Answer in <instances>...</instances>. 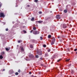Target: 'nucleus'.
Returning <instances> with one entry per match:
<instances>
[{"instance_id":"f257e3e1","label":"nucleus","mask_w":77,"mask_h":77,"mask_svg":"<svg viewBox=\"0 0 77 77\" xmlns=\"http://www.w3.org/2000/svg\"><path fill=\"white\" fill-rule=\"evenodd\" d=\"M5 17V14H4V13H1L0 14V17H3V18Z\"/></svg>"},{"instance_id":"f03ea898","label":"nucleus","mask_w":77,"mask_h":77,"mask_svg":"<svg viewBox=\"0 0 77 77\" xmlns=\"http://www.w3.org/2000/svg\"><path fill=\"white\" fill-rule=\"evenodd\" d=\"M33 33L34 34V35H38V34L39 33V32L37 31H34Z\"/></svg>"},{"instance_id":"7ed1b4c3","label":"nucleus","mask_w":77,"mask_h":77,"mask_svg":"<svg viewBox=\"0 0 77 77\" xmlns=\"http://www.w3.org/2000/svg\"><path fill=\"white\" fill-rule=\"evenodd\" d=\"M56 18H57V19H60V15H57Z\"/></svg>"},{"instance_id":"20e7f679","label":"nucleus","mask_w":77,"mask_h":77,"mask_svg":"<svg viewBox=\"0 0 77 77\" xmlns=\"http://www.w3.org/2000/svg\"><path fill=\"white\" fill-rule=\"evenodd\" d=\"M20 48L21 51H24V49L23 48V47L22 46H20Z\"/></svg>"},{"instance_id":"39448f33","label":"nucleus","mask_w":77,"mask_h":77,"mask_svg":"<svg viewBox=\"0 0 77 77\" xmlns=\"http://www.w3.org/2000/svg\"><path fill=\"white\" fill-rule=\"evenodd\" d=\"M36 23H42L43 22V21H36Z\"/></svg>"},{"instance_id":"423d86ee","label":"nucleus","mask_w":77,"mask_h":77,"mask_svg":"<svg viewBox=\"0 0 77 77\" xmlns=\"http://www.w3.org/2000/svg\"><path fill=\"white\" fill-rule=\"evenodd\" d=\"M66 25L65 24H63V27L64 29H65V28H66Z\"/></svg>"},{"instance_id":"0eeeda50","label":"nucleus","mask_w":77,"mask_h":77,"mask_svg":"<svg viewBox=\"0 0 77 77\" xmlns=\"http://www.w3.org/2000/svg\"><path fill=\"white\" fill-rule=\"evenodd\" d=\"M45 56H46V57H47L48 56V52H46L45 54Z\"/></svg>"},{"instance_id":"6e6552de","label":"nucleus","mask_w":77,"mask_h":77,"mask_svg":"<svg viewBox=\"0 0 77 77\" xmlns=\"http://www.w3.org/2000/svg\"><path fill=\"white\" fill-rule=\"evenodd\" d=\"M56 41V39L54 37L53 38V39H52V41L53 42H55Z\"/></svg>"},{"instance_id":"1a4fd4ad","label":"nucleus","mask_w":77,"mask_h":77,"mask_svg":"<svg viewBox=\"0 0 77 77\" xmlns=\"http://www.w3.org/2000/svg\"><path fill=\"white\" fill-rule=\"evenodd\" d=\"M29 57H31V58H33V57H34V55H33L32 54L30 55Z\"/></svg>"},{"instance_id":"9d476101","label":"nucleus","mask_w":77,"mask_h":77,"mask_svg":"<svg viewBox=\"0 0 77 77\" xmlns=\"http://www.w3.org/2000/svg\"><path fill=\"white\" fill-rule=\"evenodd\" d=\"M42 52H39L38 53V55H39L40 56H41V55H42Z\"/></svg>"},{"instance_id":"9b49d317","label":"nucleus","mask_w":77,"mask_h":77,"mask_svg":"<svg viewBox=\"0 0 77 77\" xmlns=\"http://www.w3.org/2000/svg\"><path fill=\"white\" fill-rule=\"evenodd\" d=\"M30 48H33V45H30Z\"/></svg>"},{"instance_id":"f8f14e48","label":"nucleus","mask_w":77,"mask_h":77,"mask_svg":"<svg viewBox=\"0 0 77 77\" xmlns=\"http://www.w3.org/2000/svg\"><path fill=\"white\" fill-rule=\"evenodd\" d=\"M5 49H6V51H9V50H10V48H6Z\"/></svg>"},{"instance_id":"ddd939ff","label":"nucleus","mask_w":77,"mask_h":77,"mask_svg":"<svg viewBox=\"0 0 77 77\" xmlns=\"http://www.w3.org/2000/svg\"><path fill=\"white\" fill-rule=\"evenodd\" d=\"M3 56H2V55H0V59H3Z\"/></svg>"},{"instance_id":"4468645a","label":"nucleus","mask_w":77,"mask_h":77,"mask_svg":"<svg viewBox=\"0 0 77 77\" xmlns=\"http://www.w3.org/2000/svg\"><path fill=\"white\" fill-rule=\"evenodd\" d=\"M54 44V42L52 41L51 43V45H53V44Z\"/></svg>"},{"instance_id":"2eb2a0df","label":"nucleus","mask_w":77,"mask_h":77,"mask_svg":"<svg viewBox=\"0 0 77 77\" xmlns=\"http://www.w3.org/2000/svg\"><path fill=\"white\" fill-rule=\"evenodd\" d=\"M51 35H49L48 36V38H51Z\"/></svg>"},{"instance_id":"dca6fc26","label":"nucleus","mask_w":77,"mask_h":77,"mask_svg":"<svg viewBox=\"0 0 77 77\" xmlns=\"http://www.w3.org/2000/svg\"><path fill=\"white\" fill-rule=\"evenodd\" d=\"M69 60H70V59H67L66 60V62H69Z\"/></svg>"},{"instance_id":"f3484780","label":"nucleus","mask_w":77,"mask_h":77,"mask_svg":"<svg viewBox=\"0 0 77 77\" xmlns=\"http://www.w3.org/2000/svg\"><path fill=\"white\" fill-rule=\"evenodd\" d=\"M35 19L34 17H32V18L31 19V21H33Z\"/></svg>"},{"instance_id":"a211bd4d","label":"nucleus","mask_w":77,"mask_h":77,"mask_svg":"<svg viewBox=\"0 0 77 77\" xmlns=\"http://www.w3.org/2000/svg\"><path fill=\"white\" fill-rule=\"evenodd\" d=\"M15 74L16 75H18V72H16L15 73Z\"/></svg>"},{"instance_id":"6ab92c4d","label":"nucleus","mask_w":77,"mask_h":77,"mask_svg":"<svg viewBox=\"0 0 77 77\" xmlns=\"http://www.w3.org/2000/svg\"><path fill=\"white\" fill-rule=\"evenodd\" d=\"M64 12L65 13H66V12H67V10H64Z\"/></svg>"},{"instance_id":"aec40b11","label":"nucleus","mask_w":77,"mask_h":77,"mask_svg":"<svg viewBox=\"0 0 77 77\" xmlns=\"http://www.w3.org/2000/svg\"><path fill=\"white\" fill-rule=\"evenodd\" d=\"M35 57L36 58H38V57H39V56L38 55H36L35 56Z\"/></svg>"},{"instance_id":"412c9836","label":"nucleus","mask_w":77,"mask_h":77,"mask_svg":"<svg viewBox=\"0 0 77 77\" xmlns=\"http://www.w3.org/2000/svg\"><path fill=\"white\" fill-rule=\"evenodd\" d=\"M5 54V52H2V55H3Z\"/></svg>"},{"instance_id":"4be33fe9","label":"nucleus","mask_w":77,"mask_h":77,"mask_svg":"<svg viewBox=\"0 0 77 77\" xmlns=\"http://www.w3.org/2000/svg\"><path fill=\"white\" fill-rule=\"evenodd\" d=\"M50 51H51V49H49L48 50V52H50Z\"/></svg>"},{"instance_id":"5701e85b","label":"nucleus","mask_w":77,"mask_h":77,"mask_svg":"<svg viewBox=\"0 0 77 77\" xmlns=\"http://www.w3.org/2000/svg\"><path fill=\"white\" fill-rule=\"evenodd\" d=\"M61 60V59H60L57 60V62H60V61Z\"/></svg>"},{"instance_id":"b1692460","label":"nucleus","mask_w":77,"mask_h":77,"mask_svg":"<svg viewBox=\"0 0 77 77\" xmlns=\"http://www.w3.org/2000/svg\"><path fill=\"white\" fill-rule=\"evenodd\" d=\"M38 0H35L34 2L36 3L37 2H38Z\"/></svg>"},{"instance_id":"393cba45","label":"nucleus","mask_w":77,"mask_h":77,"mask_svg":"<svg viewBox=\"0 0 77 77\" xmlns=\"http://www.w3.org/2000/svg\"><path fill=\"white\" fill-rule=\"evenodd\" d=\"M18 72H21V70L19 69L18 71Z\"/></svg>"},{"instance_id":"a878e982","label":"nucleus","mask_w":77,"mask_h":77,"mask_svg":"<svg viewBox=\"0 0 77 77\" xmlns=\"http://www.w3.org/2000/svg\"><path fill=\"white\" fill-rule=\"evenodd\" d=\"M36 28L35 27H34L33 28V30H36Z\"/></svg>"},{"instance_id":"bb28decb","label":"nucleus","mask_w":77,"mask_h":77,"mask_svg":"<svg viewBox=\"0 0 77 77\" xmlns=\"http://www.w3.org/2000/svg\"><path fill=\"white\" fill-rule=\"evenodd\" d=\"M56 71H59V69H57V67L56 68Z\"/></svg>"},{"instance_id":"cd10ccee","label":"nucleus","mask_w":77,"mask_h":77,"mask_svg":"<svg viewBox=\"0 0 77 77\" xmlns=\"http://www.w3.org/2000/svg\"><path fill=\"white\" fill-rule=\"evenodd\" d=\"M41 40H42L43 38L42 37H40Z\"/></svg>"},{"instance_id":"c85d7f7f","label":"nucleus","mask_w":77,"mask_h":77,"mask_svg":"<svg viewBox=\"0 0 77 77\" xmlns=\"http://www.w3.org/2000/svg\"><path fill=\"white\" fill-rule=\"evenodd\" d=\"M23 32H24V33H26V31L25 30H23Z\"/></svg>"},{"instance_id":"c756f323","label":"nucleus","mask_w":77,"mask_h":77,"mask_svg":"<svg viewBox=\"0 0 77 77\" xmlns=\"http://www.w3.org/2000/svg\"><path fill=\"white\" fill-rule=\"evenodd\" d=\"M43 47H44L45 48L46 47V45H43Z\"/></svg>"},{"instance_id":"7c9ffc66","label":"nucleus","mask_w":77,"mask_h":77,"mask_svg":"<svg viewBox=\"0 0 77 77\" xmlns=\"http://www.w3.org/2000/svg\"><path fill=\"white\" fill-rule=\"evenodd\" d=\"M38 13H39V14H42V12H41V11H39V12H38Z\"/></svg>"},{"instance_id":"2f4dec72","label":"nucleus","mask_w":77,"mask_h":77,"mask_svg":"<svg viewBox=\"0 0 77 77\" xmlns=\"http://www.w3.org/2000/svg\"><path fill=\"white\" fill-rule=\"evenodd\" d=\"M77 48H76V49H74V51H77Z\"/></svg>"},{"instance_id":"473e14b6","label":"nucleus","mask_w":77,"mask_h":77,"mask_svg":"<svg viewBox=\"0 0 77 77\" xmlns=\"http://www.w3.org/2000/svg\"><path fill=\"white\" fill-rule=\"evenodd\" d=\"M18 43H21V41L18 40Z\"/></svg>"},{"instance_id":"72a5a7b5","label":"nucleus","mask_w":77,"mask_h":77,"mask_svg":"<svg viewBox=\"0 0 77 77\" xmlns=\"http://www.w3.org/2000/svg\"><path fill=\"white\" fill-rule=\"evenodd\" d=\"M8 28L5 29L6 31H8Z\"/></svg>"},{"instance_id":"f704fd0d","label":"nucleus","mask_w":77,"mask_h":77,"mask_svg":"<svg viewBox=\"0 0 77 77\" xmlns=\"http://www.w3.org/2000/svg\"><path fill=\"white\" fill-rule=\"evenodd\" d=\"M71 73L72 74H73V73H74V71H73V70H72L71 71Z\"/></svg>"},{"instance_id":"c9c22d12","label":"nucleus","mask_w":77,"mask_h":77,"mask_svg":"<svg viewBox=\"0 0 77 77\" xmlns=\"http://www.w3.org/2000/svg\"><path fill=\"white\" fill-rule=\"evenodd\" d=\"M71 66V64H70L69 65V66Z\"/></svg>"},{"instance_id":"e433bc0d","label":"nucleus","mask_w":77,"mask_h":77,"mask_svg":"<svg viewBox=\"0 0 77 77\" xmlns=\"http://www.w3.org/2000/svg\"><path fill=\"white\" fill-rule=\"evenodd\" d=\"M30 5H27V7H28L29 8V7H30Z\"/></svg>"},{"instance_id":"4c0bfd02","label":"nucleus","mask_w":77,"mask_h":77,"mask_svg":"<svg viewBox=\"0 0 77 77\" xmlns=\"http://www.w3.org/2000/svg\"><path fill=\"white\" fill-rule=\"evenodd\" d=\"M2 71H5V69H4L2 70Z\"/></svg>"},{"instance_id":"58836bf2","label":"nucleus","mask_w":77,"mask_h":77,"mask_svg":"<svg viewBox=\"0 0 77 77\" xmlns=\"http://www.w3.org/2000/svg\"><path fill=\"white\" fill-rule=\"evenodd\" d=\"M33 32V30H32L30 31V33H32Z\"/></svg>"},{"instance_id":"ea45409f","label":"nucleus","mask_w":77,"mask_h":77,"mask_svg":"<svg viewBox=\"0 0 77 77\" xmlns=\"http://www.w3.org/2000/svg\"><path fill=\"white\" fill-rule=\"evenodd\" d=\"M40 60H43V59H42V58H40Z\"/></svg>"},{"instance_id":"a19ab883","label":"nucleus","mask_w":77,"mask_h":77,"mask_svg":"<svg viewBox=\"0 0 77 77\" xmlns=\"http://www.w3.org/2000/svg\"><path fill=\"white\" fill-rule=\"evenodd\" d=\"M60 38V36H58V38Z\"/></svg>"},{"instance_id":"79ce46f5","label":"nucleus","mask_w":77,"mask_h":77,"mask_svg":"<svg viewBox=\"0 0 77 77\" xmlns=\"http://www.w3.org/2000/svg\"><path fill=\"white\" fill-rule=\"evenodd\" d=\"M2 7V5H0V8H1V7Z\"/></svg>"},{"instance_id":"37998d69","label":"nucleus","mask_w":77,"mask_h":77,"mask_svg":"<svg viewBox=\"0 0 77 77\" xmlns=\"http://www.w3.org/2000/svg\"><path fill=\"white\" fill-rule=\"evenodd\" d=\"M29 74H31V72H29Z\"/></svg>"},{"instance_id":"c03bdc74","label":"nucleus","mask_w":77,"mask_h":77,"mask_svg":"<svg viewBox=\"0 0 77 77\" xmlns=\"http://www.w3.org/2000/svg\"><path fill=\"white\" fill-rule=\"evenodd\" d=\"M41 66H43V64H41Z\"/></svg>"},{"instance_id":"a18cd8bd","label":"nucleus","mask_w":77,"mask_h":77,"mask_svg":"<svg viewBox=\"0 0 77 77\" xmlns=\"http://www.w3.org/2000/svg\"><path fill=\"white\" fill-rule=\"evenodd\" d=\"M39 74H41V72H39Z\"/></svg>"},{"instance_id":"49530a36","label":"nucleus","mask_w":77,"mask_h":77,"mask_svg":"<svg viewBox=\"0 0 77 77\" xmlns=\"http://www.w3.org/2000/svg\"><path fill=\"white\" fill-rule=\"evenodd\" d=\"M51 13L52 12V11H50Z\"/></svg>"},{"instance_id":"de8ad7c7","label":"nucleus","mask_w":77,"mask_h":77,"mask_svg":"<svg viewBox=\"0 0 77 77\" xmlns=\"http://www.w3.org/2000/svg\"><path fill=\"white\" fill-rule=\"evenodd\" d=\"M76 53H77V52Z\"/></svg>"},{"instance_id":"09e8293b","label":"nucleus","mask_w":77,"mask_h":77,"mask_svg":"<svg viewBox=\"0 0 77 77\" xmlns=\"http://www.w3.org/2000/svg\"><path fill=\"white\" fill-rule=\"evenodd\" d=\"M70 77H71V76H70Z\"/></svg>"}]
</instances>
